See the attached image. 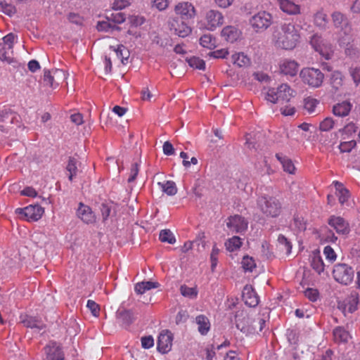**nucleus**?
I'll return each instance as SVG.
<instances>
[{"instance_id":"5fc2aeb1","label":"nucleus","mask_w":360,"mask_h":360,"mask_svg":"<svg viewBox=\"0 0 360 360\" xmlns=\"http://www.w3.org/2000/svg\"><path fill=\"white\" fill-rule=\"evenodd\" d=\"M318 103L315 98L308 97L304 100V108L309 112H312Z\"/></svg>"},{"instance_id":"49530a36","label":"nucleus","mask_w":360,"mask_h":360,"mask_svg":"<svg viewBox=\"0 0 360 360\" xmlns=\"http://www.w3.org/2000/svg\"><path fill=\"white\" fill-rule=\"evenodd\" d=\"M15 38V35L13 33H9L5 37H3V44L0 43V48L3 47L4 46L6 47V49L9 51H11V53H12L13 51H11L13 46V42Z\"/></svg>"},{"instance_id":"37998d69","label":"nucleus","mask_w":360,"mask_h":360,"mask_svg":"<svg viewBox=\"0 0 360 360\" xmlns=\"http://www.w3.org/2000/svg\"><path fill=\"white\" fill-rule=\"evenodd\" d=\"M186 60L191 68H194L198 70L205 69V61L202 59H200L199 57L193 56L191 58H187Z\"/></svg>"},{"instance_id":"9b49d317","label":"nucleus","mask_w":360,"mask_h":360,"mask_svg":"<svg viewBox=\"0 0 360 360\" xmlns=\"http://www.w3.org/2000/svg\"><path fill=\"white\" fill-rule=\"evenodd\" d=\"M173 334L169 330H162L158 336L157 349L162 354L168 353L172 346Z\"/></svg>"},{"instance_id":"c9c22d12","label":"nucleus","mask_w":360,"mask_h":360,"mask_svg":"<svg viewBox=\"0 0 360 360\" xmlns=\"http://www.w3.org/2000/svg\"><path fill=\"white\" fill-rule=\"evenodd\" d=\"M158 185L161 187L162 191L168 195H174L177 193L176 184L172 181H167L165 183L159 182Z\"/></svg>"},{"instance_id":"de8ad7c7","label":"nucleus","mask_w":360,"mask_h":360,"mask_svg":"<svg viewBox=\"0 0 360 360\" xmlns=\"http://www.w3.org/2000/svg\"><path fill=\"white\" fill-rule=\"evenodd\" d=\"M0 7L3 12L9 16H12L17 12L15 6L7 3L6 1H0Z\"/></svg>"},{"instance_id":"f03ea898","label":"nucleus","mask_w":360,"mask_h":360,"mask_svg":"<svg viewBox=\"0 0 360 360\" xmlns=\"http://www.w3.org/2000/svg\"><path fill=\"white\" fill-rule=\"evenodd\" d=\"M257 205L262 212L269 217H278L282 210L281 202L273 196H261L257 200Z\"/></svg>"},{"instance_id":"864d4df0","label":"nucleus","mask_w":360,"mask_h":360,"mask_svg":"<svg viewBox=\"0 0 360 360\" xmlns=\"http://www.w3.org/2000/svg\"><path fill=\"white\" fill-rule=\"evenodd\" d=\"M278 241L281 245L283 246V249L285 250L287 254L291 252L292 244L285 236L280 234L278 238Z\"/></svg>"},{"instance_id":"6ab92c4d","label":"nucleus","mask_w":360,"mask_h":360,"mask_svg":"<svg viewBox=\"0 0 360 360\" xmlns=\"http://www.w3.org/2000/svg\"><path fill=\"white\" fill-rule=\"evenodd\" d=\"M207 22V29L214 30L217 27L221 26L224 23V16L222 14L215 10H210L206 14Z\"/></svg>"},{"instance_id":"e2e57ef3","label":"nucleus","mask_w":360,"mask_h":360,"mask_svg":"<svg viewBox=\"0 0 360 360\" xmlns=\"http://www.w3.org/2000/svg\"><path fill=\"white\" fill-rule=\"evenodd\" d=\"M154 345V340L151 335L141 338V345L144 349H149Z\"/></svg>"},{"instance_id":"0eeeda50","label":"nucleus","mask_w":360,"mask_h":360,"mask_svg":"<svg viewBox=\"0 0 360 360\" xmlns=\"http://www.w3.org/2000/svg\"><path fill=\"white\" fill-rule=\"evenodd\" d=\"M236 328L244 333H255L256 326L254 319L243 311H238L235 316Z\"/></svg>"},{"instance_id":"ddd939ff","label":"nucleus","mask_w":360,"mask_h":360,"mask_svg":"<svg viewBox=\"0 0 360 360\" xmlns=\"http://www.w3.org/2000/svg\"><path fill=\"white\" fill-rule=\"evenodd\" d=\"M46 357L44 360H65V354L62 347L56 342H50L44 347Z\"/></svg>"},{"instance_id":"8fccbe9b","label":"nucleus","mask_w":360,"mask_h":360,"mask_svg":"<svg viewBox=\"0 0 360 360\" xmlns=\"http://www.w3.org/2000/svg\"><path fill=\"white\" fill-rule=\"evenodd\" d=\"M180 292L183 296L188 297H195L198 295V292L195 288H189L186 285H182L180 287Z\"/></svg>"},{"instance_id":"423d86ee","label":"nucleus","mask_w":360,"mask_h":360,"mask_svg":"<svg viewBox=\"0 0 360 360\" xmlns=\"http://www.w3.org/2000/svg\"><path fill=\"white\" fill-rule=\"evenodd\" d=\"M44 209L38 203L30 205L24 208H17L15 213L21 215L20 218L27 221H37L42 217Z\"/></svg>"},{"instance_id":"6e6552de","label":"nucleus","mask_w":360,"mask_h":360,"mask_svg":"<svg viewBox=\"0 0 360 360\" xmlns=\"http://www.w3.org/2000/svg\"><path fill=\"white\" fill-rule=\"evenodd\" d=\"M249 22L256 32L264 30L271 25L272 15L268 12L260 11L252 16Z\"/></svg>"},{"instance_id":"79ce46f5","label":"nucleus","mask_w":360,"mask_h":360,"mask_svg":"<svg viewBox=\"0 0 360 360\" xmlns=\"http://www.w3.org/2000/svg\"><path fill=\"white\" fill-rule=\"evenodd\" d=\"M225 245L227 250L233 252L240 248L242 242L238 236H233L226 242Z\"/></svg>"},{"instance_id":"052dcab7","label":"nucleus","mask_w":360,"mask_h":360,"mask_svg":"<svg viewBox=\"0 0 360 360\" xmlns=\"http://www.w3.org/2000/svg\"><path fill=\"white\" fill-rule=\"evenodd\" d=\"M358 127L353 122H349L344 128L340 129L339 132L351 135L357 131Z\"/></svg>"},{"instance_id":"bf43d9fd","label":"nucleus","mask_w":360,"mask_h":360,"mask_svg":"<svg viewBox=\"0 0 360 360\" xmlns=\"http://www.w3.org/2000/svg\"><path fill=\"white\" fill-rule=\"evenodd\" d=\"M129 20L131 26L138 27L143 25L145 22L146 19L143 16L130 15L129 17Z\"/></svg>"},{"instance_id":"2eb2a0df","label":"nucleus","mask_w":360,"mask_h":360,"mask_svg":"<svg viewBox=\"0 0 360 360\" xmlns=\"http://www.w3.org/2000/svg\"><path fill=\"white\" fill-rule=\"evenodd\" d=\"M116 319L123 328H127L134 321L135 316L131 310L120 307L116 312Z\"/></svg>"},{"instance_id":"603ef678","label":"nucleus","mask_w":360,"mask_h":360,"mask_svg":"<svg viewBox=\"0 0 360 360\" xmlns=\"http://www.w3.org/2000/svg\"><path fill=\"white\" fill-rule=\"evenodd\" d=\"M6 49V47L4 46L0 48V60L2 61H6L8 64L16 63L17 62L15 58L8 53Z\"/></svg>"},{"instance_id":"4d7b16f0","label":"nucleus","mask_w":360,"mask_h":360,"mask_svg":"<svg viewBox=\"0 0 360 360\" xmlns=\"http://www.w3.org/2000/svg\"><path fill=\"white\" fill-rule=\"evenodd\" d=\"M265 98L268 101L276 103L279 101L278 94L276 93V89L270 88L266 94Z\"/></svg>"},{"instance_id":"a19ab883","label":"nucleus","mask_w":360,"mask_h":360,"mask_svg":"<svg viewBox=\"0 0 360 360\" xmlns=\"http://www.w3.org/2000/svg\"><path fill=\"white\" fill-rule=\"evenodd\" d=\"M77 160L74 157H70L66 167V169L70 172L69 179L72 181L73 177L77 175Z\"/></svg>"},{"instance_id":"7c9ffc66","label":"nucleus","mask_w":360,"mask_h":360,"mask_svg":"<svg viewBox=\"0 0 360 360\" xmlns=\"http://www.w3.org/2000/svg\"><path fill=\"white\" fill-rule=\"evenodd\" d=\"M198 325V331L201 335H206L210 330V323L209 319L205 315H199L195 319Z\"/></svg>"},{"instance_id":"a878e982","label":"nucleus","mask_w":360,"mask_h":360,"mask_svg":"<svg viewBox=\"0 0 360 360\" xmlns=\"http://www.w3.org/2000/svg\"><path fill=\"white\" fill-rule=\"evenodd\" d=\"M298 70V64L295 60H285L281 65V72L285 75L295 76Z\"/></svg>"},{"instance_id":"0e129e2a","label":"nucleus","mask_w":360,"mask_h":360,"mask_svg":"<svg viewBox=\"0 0 360 360\" xmlns=\"http://www.w3.org/2000/svg\"><path fill=\"white\" fill-rule=\"evenodd\" d=\"M349 73L354 83L358 85L360 82V68H351L349 69Z\"/></svg>"},{"instance_id":"774afa93","label":"nucleus","mask_w":360,"mask_h":360,"mask_svg":"<svg viewBox=\"0 0 360 360\" xmlns=\"http://www.w3.org/2000/svg\"><path fill=\"white\" fill-rule=\"evenodd\" d=\"M188 318V312L186 310H181L178 312L175 322L177 325L185 323Z\"/></svg>"},{"instance_id":"680f3d73","label":"nucleus","mask_w":360,"mask_h":360,"mask_svg":"<svg viewBox=\"0 0 360 360\" xmlns=\"http://www.w3.org/2000/svg\"><path fill=\"white\" fill-rule=\"evenodd\" d=\"M53 77L51 75L49 70H44L43 82L44 85L53 87Z\"/></svg>"},{"instance_id":"58836bf2","label":"nucleus","mask_w":360,"mask_h":360,"mask_svg":"<svg viewBox=\"0 0 360 360\" xmlns=\"http://www.w3.org/2000/svg\"><path fill=\"white\" fill-rule=\"evenodd\" d=\"M286 336L288 342L295 346L293 350L295 351L299 342V332L295 329H288Z\"/></svg>"},{"instance_id":"aec40b11","label":"nucleus","mask_w":360,"mask_h":360,"mask_svg":"<svg viewBox=\"0 0 360 360\" xmlns=\"http://www.w3.org/2000/svg\"><path fill=\"white\" fill-rule=\"evenodd\" d=\"M226 226L236 233H240L247 229L248 222L244 217L240 215H234L229 218Z\"/></svg>"},{"instance_id":"20e7f679","label":"nucleus","mask_w":360,"mask_h":360,"mask_svg":"<svg viewBox=\"0 0 360 360\" xmlns=\"http://www.w3.org/2000/svg\"><path fill=\"white\" fill-rule=\"evenodd\" d=\"M300 75L304 84L314 88L321 86L324 79L323 73L314 68L302 69Z\"/></svg>"},{"instance_id":"f3484780","label":"nucleus","mask_w":360,"mask_h":360,"mask_svg":"<svg viewBox=\"0 0 360 360\" xmlns=\"http://www.w3.org/2000/svg\"><path fill=\"white\" fill-rule=\"evenodd\" d=\"M174 11L177 15H180V19L188 20L195 15L194 6L188 2L179 3L175 6Z\"/></svg>"},{"instance_id":"393cba45","label":"nucleus","mask_w":360,"mask_h":360,"mask_svg":"<svg viewBox=\"0 0 360 360\" xmlns=\"http://www.w3.org/2000/svg\"><path fill=\"white\" fill-rule=\"evenodd\" d=\"M278 99L288 102L291 97L294 96L295 91L290 89L287 84H282L276 88Z\"/></svg>"},{"instance_id":"5701e85b","label":"nucleus","mask_w":360,"mask_h":360,"mask_svg":"<svg viewBox=\"0 0 360 360\" xmlns=\"http://www.w3.org/2000/svg\"><path fill=\"white\" fill-rule=\"evenodd\" d=\"M352 108V105L347 101L338 103L333 105V112L335 115L339 117H345L349 115Z\"/></svg>"},{"instance_id":"f704fd0d","label":"nucleus","mask_w":360,"mask_h":360,"mask_svg":"<svg viewBox=\"0 0 360 360\" xmlns=\"http://www.w3.org/2000/svg\"><path fill=\"white\" fill-rule=\"evenodd\" d=\"M232 61L238 67H248L250 65V58L243 53H238L232 55Z\"/></svg>"},{"instance_id":"69168bd1","label":"nucleus","mask_w":360,"mask_h":360,"mask_svg":"<svg viewBox=\"0 0 360 360\" xmlns=\"http://www.w3.org/2000/svg\"><path fill=\"white\" fill-rule=\"evenodd\" d=\"M283 167L285 172H288L289 174H293L295 169L294 164L292 160L288 158L283 162Z\"/></svg>"},{"instance_id":"2f4dec72","label":"nucleus","mask_w":360,"mask_h":360,"mask_svg":"<svg viewBox=\"0 0 360 360\" xmlns=\"http://www.w3.org/2000/svg\"><path fill=\"white\" fill-rule=\"evenodd\" d=\"M110 49L116 53V55L118 58H121V62L122 64L124 65L128 62L130 53L129 49L124 45L120 44L117 48H115L114 46H110Z\"/></svg>"},{"instance_id":"1a4fd4ad","label":"nucleus","mask_w":360,"mask_h":360,"mask_svg":"<svg viewBox=\"0 0 360 360\" xmlns=\"http://www.w3.org/2000/svg\"><path fill=\"white\" fill-rule=\"evenodd\" d=\"M179 17L170 18L168 21L169 30L180 37H186L191 33V28Z\"/></svg>"},{"instance_id":"473e14b6","label":"nucleus","mask_w":360,"mask_h":360,"mask_svg":"<svg viewBox=\"0 0 360 360\" xmlns=\"http://www.w3.org/2000/svg\"><path fill=\"white\" fill-rule=\"evenodd\" d=\"M333 333L334 340L337 342H347L350 337L349 332L341 326L336 327Z\"/></svg>"},{"instance_id":"3c124183","label":"nucleus","mask_w":360,"mask_h":360,"mask_svg":"<svg viewBox=\"0 0 360 360\" xmlns=\"http://www.w3.org/2000/svg\"><path fill=\"white\" fill-rule=\"evenodd\" d=\"M356 146V142L354 140L344 141L340 143L339 149L341 153H349Z\"/></svg>"},{"instance_id":"f8f14e48","label":"nucleus","mask_w":360,"mask_h":360,"mask_svg":"<svg viewBox=\"0 0 360 360\" xmlns=\"http://www.w3.org/2000/svg\"><path fill=\"white\" fill-rule=\"evenodd\" d=\"M328 224L338 234L347 236L350 231L349 223L341 217L330 216L328 220Z\"/></svg>"},{"instance_id":"7ed1b4c3","label":"nucleus","mask_w":360,"mask_h":360,"mask_svg":"<svg viewBox=\"0 0 360 360\" xmlns=\"http://www.w3.org/2000/svg\"><path fill=\"white\" fill-rule=\"evenodd\" d=\"M313 49L319 52L326 60H329L333 56V46L327 40L324 39L321 34H314L309 40Z\"/></svg>"},{"instance_id":"bb28decb","label":"nucleus","mask_w":360,"mask_h":360,"mask_svg":"<svg viewBox=\"0 0 360 360\" xmlns=\"http://www.w3.org/2000/svg\"><path fill=\"white\" fill-rule=\"evenodd\" d=\"M100 210L102 215L103 222H105L109 217H112L113 214H115V205L113 202H102L100 206Z\"/></svg>"},{"instance_id":"a18cd8bd","label":"nucleus","mask_w":360,"mask_h":360,"mask_svg":"<svg viewBox=\"0 0 360 360\" xmlns=\"http://www.w3.org/2000/svg\"><path fill=\"white\" fill-rule=\"evenodd\" d=\"M242 266L245 271L252 272L253 269L256 267V263L252 257L245 255L242 260Z\"/></svg>"},{"instance_id":"6e6d98bb","label":"nucleus","mask_w":360,"mask_h":360,"mask_svg":"<svg viewBox=\"0 0 360 360\" xmlns=\"http://www.w3.org/2000/svg\"><path fill=\"white\" fill-rule=\"evenodd\" d=\"M170 41L171 40L169 38L162 39L160 36L156 34L152 39V43L165 48L169 45L171 46L169 44Z\"/></svg>"},{"instance_id":"4c0bfd02","label":"nucleus","mask_w":360,"mask_h":360,"mask_svg":"<svg viewBox=\"0 0 360 360\" xmlns=\"http://www.w3.org/2000/svg\"><path fill=\"white\" fill-rule=\"evenodd\" d=\"M200 44L203 47L212 49L216 47V39L211 34H204L200 39Z\"/></svg>"},{"instance_id":"cd10ccee","label":"nucleus","mask_w":360,"mask_h":360,"mask_svg":"<svg viewBox=\"0 0 360 360\" xmlns=\"http://www.w3.org/2000/svg\"><path fill=\"white\" fill-rule=\"evenodd\" d=\"M351 40L350 34L341 37L338 40V43L340 46H345V54L349 56L356 55L357 52L356 49L350 44Z\"/></svg>"},{"instance_id":"ea45409f","label":"nucleus","mask_w":360,"mask_h":360,"mask_svg":"<svg viewBox=\"0 0 360 360\" xmlns=\"http://www.w3.org/2000/svg\"><path fill=\"white\" fill-rule=\"evenodd\" d=\"M159 239L161 242L174 244L176 238L169 229H163L160 232Z\"/></svg>"},{"instance_id":"e433bc0d","label":"nucleus","mask_w":360,"mask_h":360,"mask_svg":"<svg viewBox=\"0 0 360 360\" xmlns=\"http://www.w3.org/2000/svg\"><path fill=\"white\" fill-rule=\"evenodd\" d=\"M15 118V114L10 109H4L0 112V122L6 124H11Z\"/></svg>"},{"instance_id":"4468645a","label":"nucleus","mask_w":360,"mask_h":360,"mask_svg":"<svg viewBox=\"0 0 360 360\" xmlns=\"http://www.w3.org/2000/svg\"><path fill=\"white\" fill-rule=\"evenodd\" d=\"M331 18L333 25L337 29H340L345 36L350 34L352 28L349 25L347 18L344 14L340 12L335 11L333 13Z\"/></svg>"},{"instance_id":"338daca9","label":"nucleus","mask_w":360,"mask_h":360,"mask_svg":"<svg viewBox=\"0 0 360 360\" xmlns=\"http://www.w3.org/2000/svg\"><path fill=\"white\" fill-rule=\"evenodd\" d=\"M323 240L327 243H335L338 237L335 236L333 231L328 229L323 237Z\"/></svg>"},{"instance_id":"a211bd4d","label":"nucleus","mask_w":360,"mask_h":360,"mask_svg":"<svg viewBox=\"0 0 360 360\" xmlns=\"http://www.w3.org/2000/svg\"><path fill=\"white\" fill-rule=\"evenodd\" d=\"M77 216L86 224H93L96 221V216L91 207L82 202L79 204L77 210Z\"/></svg>"},{"instance_id":"13d9d810","label":"nucleus","mask_w":360,"mask_h":360,"mask_svg":"<svg viewBox=\"0 0 360 360\" xmlns=\"http://www.w3.org/2000/svg\"><path fill=\"white\" fill-rule=\"evenodd\" d=\"M304 295L311 302H316L319 297V292L316 289L307 288L304 291Z\"/></svg>"},{"instance_id":"4be33fe9","label":"nucleus","mask_w":360,"mask_h":360,"mask_svg":"<svg viewBox=\"0 0 360 360\" xmlns=\"http://www.w3.org/2000/svg\"><path fill=\"white\" fill-rule=\"evenodd\" d=\"M263 134L260 132H253L245 135V145L249 149L257 150L261 146Z\"/></svg>"},{"instance_id":"72a5a7b5","label":"nucleus","mask_w":360,"mask_h":360,"mask_svg":"<svg viewBox=\"0 0 360 360\" xmlns=\"http://www.w3.org/2000/svg\"><path fill=\"white\" fill-rule=\"evenodd\" d=\"M311 266L319 274H321L324 271L325 265L319 255V251H318L317 253H314V256L311 262Z\"/></svg>"},{"instance_id":"c03bdc74","label":"nucleus","mask_w":360,"mask_h":360,"mask_svg":"<svg viewBox=\"0 0 360 360\" xmlns=\"http://www.w3.org/2000/svg\"><path fill=\"white\" fill-rule=\"evenodd\" d=\"M314 23L321 28H326L328 23L327 15L323 12H317L314 15Z\"/></svg>"},{"instance_id":"9d476101","label":"nucleus","mask_w":360,"mask_h":360,"mask_svg":"<svg viewBox=\"0 0 360 360\" xmlns=\"http://www.w3.org/2000/svg\"><path fill=\"white\" fill-rule=\"evenodd\" d=\"M358 304L359 295L356 292L353 291L351 292L350 295L345 298L343 301L338 302V307L345 315L346 312L351 314L354 312L357 309Z\"/></svg>"},{"instance_id":"dca6fc26","label":"nucleus","mask_w":360,"mask_h":360,"mask_svg":"<svg viewBox=\"0 0 360 360\" xmlns=\"http://www.w3.org/2000/svg\"><path fill=\"white\" fill-rule=\"evenodd\" d=\"M242 297L245 304L250 307H255L259 302V297L252 285L244 287Z\"/></svg>"},{"instance_id":"39448f33","label":"nucleus","mask_w":360,"mask_h":360,"mask_svg":"<svg viewBox=\"0 0 360 360\" xmlns=\"http://www.w3.org/2000/svg\"><path fill=\"white\" fill-rule=\"evenodd\" d=\"M333 275L337 282L347 285L353 281L354 271L346 264H337L334 266Z\"/></svg>"},{"instance_id":"b1692460","label":"nucleus","mask_w":360,"mask_h":360,"mask_svg":"<svg viewBox=\"0 0 360 360\" xmlns=\"http://www.w3.org/2000/svg\"><path fill=\"white\" fill-rule=\"evenodd\" d=\"M221 34L227 41L233 43L238 39L240 32L234 26L229 25L224 27Z\"/></svg>"},{"instance_id":"412c9836","label":"nucleus","mask_w":360,"mask_h":360,"mask_svg":"<svg viewBox=\"0 0 360 360\" xmlns=\"http://www.w3.org/2000/svg\"><path fill=\"white\" fill-rule=\"evenodd\" d=\"M20 322L27 328L41 330L46 327L45 324L39 318L27 314L20 316Z\"/></svg>"},{"instance_id":"f257e3e1","label":"nucleus","mask_w":360,"mask_h":360,"mask_svg":"<svg viewBox=\"0 0 360 360\" xmlns=\"http://www.w3.org/2000/svg\"><path fill=\"white\" fill-rule=\"evenodd\" d=\"M274 37L277 46L285 50H292L296 47L300 37L294 25L284 23L281 25V31Z\"/></svg>"},{"instance_id":"c756f323","label":"nucleus","mask_w":360,"mask_h":360,"mask_svg":"<svg viewBox=\"0 0 360 360\" xmlns=\"http://www.w3.org/2000/svg\"><path fill=\"white\" fill-rule=\"evenodd\" d=\"M343 75L340 71H333L330 76V84L336 92L343 84Z\"/></svg>"},{"instance_id":"09e8293b","label":"nucleus","mask_w":360,"mask_h":360,"mask_svg":"<svg viewBox=\"0 0 360 360\" xmlns=\"http://www.w3.org/2000/svg\"><path fill=\"white\" fill-rule=\"evenodd\" d=\"M335 120L332 117H326L319 124V129L322 131H328L333 128Z\"/></svg>"},{"instance_id":"c85d7f7f","label":"nucleus","mask_w":360,"mask_h":360,"mask_svg":"<svg viewBox=\"0 0 360 360\" xmlns=\"http://www.w3.org/2000/svg\"><path fill=\"white\" fill-rule=\"evenodd\" d=\"M281 9L288 14L300 13V6L290 0H279Z\"/></svg>"}]
</instances>
